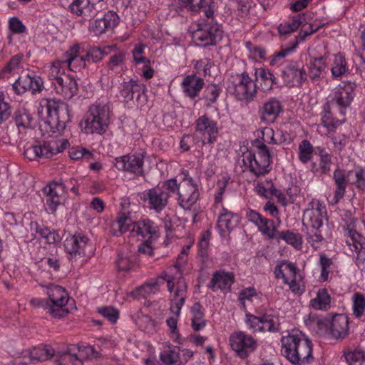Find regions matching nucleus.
Listing matches in <instances>:
<instances>
[{"label": "nucleus", "instance_id": "nucleus-16", "mask_svg": "<svg viewBox=\"0 0 365 365\" xmlns=\"http://www.w3.org/2000/svg\"><path fill=\"white\" fill-rule=\"evenodd\" d=\"M54 356L53 349L47 345H39L31 349H26L21 351L19 361V364H28L29 363H37L48 360Z\"/></svg>", "mask_w": 365, "mask_h": 365}, {"label": "nucleus", "instance_id": "nucleus-18", "mask_svg": "<svg viewBox=\"0 0 365 365\" xmlns=\"http://www.w3.org/2000/svg\"><path fill=\"white\" fill-rule=\"evenodd\" d=\"M356 84L354 81H343L336 88L333 93L332 102L341 108L349 107L355 96L354 91Z\"/></svg>", "mask_w": 365, "mask_h": 365}, {"label": "nucleus", "instance_id": "nucleus-47", "mask_svg": "<svg viewBox=\"0 0 365 365\" xmlns=\"http://www.w3.org/2000/svg\"><path fill=\"white\" fill-rule=\"evenodd\" d=\"M302 24V16L298 14L293 17L290 21L282 23L278 26L280 35H285L295 31Z\"/></svg>", "mask_w": 365, "mask_h": 365}, {"label": "nucleus", "instance_id": "nucleus-35", "mask_svg": "<svg viewBox=\"0 0 365 365\" xmlns=\"http://www.w3.org/2000/svg\"><path fill=\"white\" fill-rule=\"evenodd\" d=\"M255 81L259 83L260 88L264 92L270 91L274 84L276 83V78L267 68H255Z\"/></svg>", "mask_w": 365, "mask_h": 365}, {"label": "nucleus", "instance_id": "nucleus-44", "mask_svg": "<svg viewBox=\"0 0 365 365\" xmlns=\"http://www.w3.org/2000/svg\"><path fill=\"white\" fill-rule=\"evenodd\" d=\"M299 43V41L297 40V37H295L293 42L291 43L289 46H282L279 51L276 52L272 56L270 61V65L274 66L279 63H280L281 60L284 58L285 57L289 56L294 51L296 48L297 47Z\"/></svg>", "mask_w": 365, "mask_h": 365}, {"label": "nucleus", "instance_id": "nucleus-4", "mask_svg": "<svg viewBox=\"0 0 365 365\" xmlns=\"http://www.w3.org/2000/svg\"><path fill=\"white\" fill-rule=\"evenodd\" d=\"M244 165L256 176L268 173L271 168V155L267 146L259 139L252 143V148L243 153Z\"/></svg>", "mask_w": 365, "mask_h": 365}, {"label": "nucleus", "instance_id": "nucleus-64", "mask_svg": "<svg viewBox=\"0 0 365 365\" xmlns=\"http://www.w3.org/2000/svg\"><path fill=\"white\" fill-rule=\"evenodd\" d=\"M117 267L118 270L128 272L133 269L135 263L130 259V257L123 255H118L116 260Z\"/></svg>", "mask_w": 365, "mask_h": 365}, {"label": "nucleus", "instance_id": "nucleus-31", "mask_svg": "<svg viewBox=\"0 0 365 365\" xmlns=\"http://www.w3.org/2000/svg\"><path fill=\"white\" fill-rule=\"evenodd\" d=\"M118 23V16L113 11L106 12L102 18L97 19L90 26V30L96 36L113 29Z\"/></svg>", "mask_w": 365, "mask_h": 365}, {"label": "nucleus", "instance_id": "nucleus-49", "mask_svg": "<svg viewBox=\"0 0 365 365\" xmlns=\"http://www.w3.org/2000/svg\"><path fill=\"white\" fill-rule=\"evenodd\" d=\"M68 155L75 160L83 159L90 161L93 159V154L89 150L79 146L71 148L68 150Z\"/></svg>", "mask_w": 365, "mask_h": 365}, {"label": "nucleus", "instance_id": "nucleus-1", "mask_svg": "<svg viewBox=\"0 0 365 365\" xmlns=\"http://www.w3.org/2000/svg\"><path fill=\"white\" fill-rule=\"evenodd\" d=\"M282 354L294 365H307L313 359L312 341L299 329H292L281 339Z\"/></svg>", "mask_w": 365, "mask_h": 365}, {"label": "nucleus", "instance_id": "nucleus-32", "mask_svg": "<svg viewBox=\"0 0 365 365\" xmlns=\"http://www.w3.org/2000/svg\"><path fill=\"white\" fill-rule=\"evenodd\" d=\"M205 86L203 78L197 76L195 74L187 75L183 78L181 88L183 93L191 99L197 97Z\"/></svg>", "mask_w": 365, "mask_h": 365}, {"label": "nucleus", "instance_id": "nucleus-10", "mask_svg": "<svg viewBox=\"0 0 365 365\" xmlns=\"http://www.w3.org/2000/svg\"><path fill=\"white\" fill-rule=\"evenodd\" d=\"M281 77L286 86L295 87L307 80V74L301 61H291L282 70Z\"/></svg>", "mask_w": 365, "mask_h": 365}, {"label": "nucleus", "instance_id": "nucleus-62", "mask_svg": "<svg viewBox=\"0 0 365 365\" xmlns=\"http://www.w3.org/2000/svg\"><path fill=\"white\" fill-rule=\"evenodd\" d=\"M205 0H179L181 8L191 11H198L203 6Z\"/></svg>", "mask_w": 365, "mask_h": 365}, {"label": "nucleus", "instance_id": "nucleus-63", "mask_svg": "<svg viewBox=\"0 0 365 365\" xmlns=\"http://www.w3.org/2000/svg\"><path fill=\"white\" fill-rule=\"evenodd\" d=\"M158 187H160L163 192L170 195L171 193L176 192L178 193L180 184L177 183V180L175 178H172L163 182L161 185H158Z\"/></svg>", "mask_w": 365, "mask_h": 365}, {"label": "nucleus", "instance_id": "nucleus-37", "mask_svg": "<svg viewBox=\"0 0 365 365\" xmlns=\"http://www.w3.org/2000/svg\"><path fill=\"white\" fill-rule=\"evenodd\" d=\"M117 47L115 45H111L101 47H92L88 50L85 55L87 63L100 62L105 56L110 54L112 51H115Z\"/></svg>", "mask_w": 365, "mask_h": 365}, {"label": "nucleus", "instance_id": "nucleus-38", "mask_svg": "<svg viewBox=\"0 0 365 365\" xmlns=\"http://www.w3.org/2000/svg\"><path fill=\"white\" fill-rule=\"evenodd\" d=\"M274 239L277 241L283 240L297 250H300L302 247V235L292 230H287L277 232V237Z\"/></svg>", "mask_w": 365, "mask_h": 365}, {"label": "nucleus", "instance_id": "nucleus-56", "mask_svg": "<svg viewBox=\"0 0 365 365\" xmlns=\"http://www.w3.org/2000/svg\"><path fill=\"white\" fill-rule=\"evenodd\" d=\"M353 311L356 318L362 317L365 312V297L361 293H355L353 296Z\"/></svg>", "mask_w": 365, "mask_h": 365}, {"label": "nucleus", "instance_id": "nucleus-59", "mask_svg": "<svg viewBox=\"0 0 365 365\" xmlns=\"http://www.w3.org/2000/svg\"><path fill=\"white\" fill-rule=\"evenodd\" d=\"M221 89L216 84H209L205 91L204 98L210 103H214L220 96Z\"/></svg>", "mask_w": 365, "mask_h": 365}, {"label": "nucleus", "instance_id": "nucleus-19", "mask_svg": "<svg viewBox=\"0 0 365 365\" xmlns=\"http://www.w3.org/2000/svg\"><path fill=\"white\" fill-rule=\"evenodd\" d=\"M66 187L62 182H52L43 187V192L46 195V205L52 212L56 211L63 200Z\"/></svg>", "mask_w": 365, "mask_h": 365}, {"label": "nucleus", "instance_id": "nucleus-11", "mask_svg": "<svg viewBox=\"0 0 365 365\" xmlns=\"http://www.w3.org/2000/svg\"><path fill=\"white\" fill-rule=\"evenodd\" d=\"M232 349L242 359H245L253 352L257 346L256 341L242 331H236L230 336Z\"/></svg>", "mask_w": 365, "mask_h": 365}, {"label": "nucleus", "instance_id": "nucleus-17", "mask_svg": "<svg viewBox=\"0 0 365 365\" xmlns=\"http://www.w3.org/2000/svg\"><path fill=\"white\" fill-rule=\"evenodd\" d=\"M327 214L325 206L317 200H312L304 212V217L310 229H319L323 225V220Z\"/></svg>", "mask_w": 365, "mask_h": 365}, {"label": "nucleus", "instance_id": "nucleus-29", "mask_svg": "<svg viewBox=\"0 0 365 365\" xmlns=\"http://www.w3.org/2000/svg\"><path fill=\"white\" fill-rule=\"evenodd\" d=\"M187 287L183 277H180L176 282V288L171 299L170 312L175 317H179L182 306L187 297Z\"/></svg>", "mask_w": 365, "mask_h": 365}, {"label": "nucleus", "instance_id": "nucleus-23", "mask_svg": "<svg viewBox=\"0 0 365 365\" xmlns=\"http://www.w3.org/2000/svg\"><path fill=\"white\" fill-rule=\"evenodd\" d=\"M240 222V217L237 214L222 207L217 222V228L220 236L225 237L226 233L230 234Z\"/></svg>", "mask_w": 365, "mask_h": 365}, {"label": "nucleus", "instance_id": "nucleus-7", "mask_svg": "<svg viewBox=\"0 0 365 365\" xmlns=\"http://www.w3.org/2000/svg\"><path fill=\"white\" fill-rule=\"evenodd\" d=\"M230 83L233 93L238 100L250 102L256 97L257 84L247 72L232 75Z\"/></svg>", "mask_w": 365, "mask_h": 365}, {"label": "nucleus", "instance_id": "nucleus-51", "mask_svg": "<svg viewBox=\"0 0 365 365\" xmlns=\"http://www.w3.org/2000/svg\"><path fill=\"white\" fill-rule=\"evenodd\" d=\"M319 264L321 267V273L319 277L320 280L322 282H327L329 279V273L331 272L330 268L333 264V261L325 254L322 253L319 255Z\"/></svg>", "mask_w": 365, "mask_h": 365}, {"label": "nucleus", "instance_id": "nucleus-42", "mask_svg": "<svg viewBox=\"0 0 365 365\" xmlns=\"http://www.w3.org/2000/svg\"><path fill=\"white\" fill-rule=\"evenodd\" d=\"M14 119L19 132L32 128L33 118L25 110L15 111Z\"/></svg>", "mask_w": 365, "mask_h": 365}, {"label": "nucleus", "instance_id": "nucleus-3", "mask_svg": "<svg viewBox=\"0 0 365 365\" xmlns=\"http://www.w3.org/2000/svg\"><path fill=\"white\" fill-rule=\"evenodd\" d=\"M110 122V110L107 103L96 102L91 104L81 123L82 129L87 134L103 135Z\"/></svg>", "mask_w": 365, "mask_h": 365}, {"label": "nucleus", "instance_id": "nucleus-60", "mask_svg": "<svg viewBox=\"0 0 365 365\" xmlns=\"http://www.w3.org/2000/svg\"><path fill=\"white\" fill-rule=\"evenodd\" d=\"M97 311L107 319H118L120 317L119 310L111 306L98 307Z\"/></svg>", "mask_w": 365, "mask_h": 365}, {"label": "nucleus", "instance_id": "nucleus-5", "mask_svg": "<svg viewBox=\"0 0 365 365\" xmlns=\"http://www.w3.org/2000/svg\"><path fill=\"white\" fill-rule=\"evenodd\" d=\"M47 294L51 302L49 312L53 318L66 317L76 309L75 301L69 297L66 289L61 286H49Z\"/></svg>", "mask_w": 365, "mask_h": 365}, {"label": "nucleus", "instance_id": "nucleus-6", "mask_svg": "<svg viewBox=\"0 0 365 365\" xmlns=\"http://www.w3.org/2000/svg\"><path fill=\"white\" fill-rule=\"evenodd\" d=\"M310 331L319 336L344 337L349 331V321H304Z\"/></svg>", "mask_w": 365, "mask_h": 365}, {"label": "nucleus", "instance_id": "nucleus-30", "mask_svg": "<svg viewBox=\"0 0 365 365\" xmlns=\"http://www.w3.org/2000/svg\"><path fill=\"white\" fill-rule=\"evenodd\" d=\"M89 240L82 234H76L66 238L64 242L66 251L72 257L85 255V248Z\"/></svg>", "mask_w": 365, "mask_h": 365}, {"label": "nucleus", "instance_id": "nucleus-15", "mask_svg": "<svg viewBox=\"0 0 365 365\" xmlns=\"http://www.w3.org/2000/svg\"><path fill=\"white\" fill-rule=\"evenodd\" d=\"M58 153L59 150L56 140L37 141L25 150L24 155L34 160L37 158H51Z\"/></svg>", "mask_w": 365, "mask_h": 365}, {"label": "nucleus", "instance_id": "nucleus-21", "mask_svg": "<svg viewBox=\"0 0 365 365\" xmlns=\"http://www.w3.org/2000/svg\"><path fill=\"white\" fill-rule=\"evenodd\" d=\"M136 222H133L129 212H118L110 223V231L113 236L119 237L126 232L134 233Z\"/></svg>", "mask_w": 365, "mask_h": 365}, {"label": "nucleus", "instance_id": "nucleus-48", "mask_svg": "<svg viewBox=\"0 0 365 365\" xmlns=\"http://www.w3.org/2000/svg\"><path fill=\"white\" fill-rule=\"evenodd\" d=\"M330 303V297L326 289H320L317 297L310 302L311 306L315 309H325Z\"/></svg>", "mask_w": 365, "mask_h": 365}, {"label": "nucleus", "instance_id": "nucleus-14", "mask_svg": "<svg viewBox=\"0 0 365 365\" xmlns=\"http://www.w3.org/2000/svg\"><path fill=\"white\" fill-rule=\"evenodd\" d=\"M199 198L197 185L192 178H185L180 183L178 190L179 205L185 210H190Z\"/></svg>", "mask_w": 365, "mask_h": 365}, {"label": "nucleus", "instance_id": "nucleus-27", "mask_svg": "<svg viewBox=\"0 0 365 365\" xmlns=\"http://www.w3.org/2000/svg\"><path fill=\"white\" fill-rule=\"evenodd\" d=\"M234 282L235 274L233 272L220 269L213 273L207 287L213 292H215L217 289L230 291Z\"/></svg>", "mask_w": 365, "mask_h": 365}, {"label": "nucleus", "instance_id": "nucleus-9", "mask_svg": "<svg viewBox=\"0 0 365 365\" xmlns=\"http://www.w3.org/2000/svg\"><path fill=\"white\" fill-rule=\"evenodd\" d=\"M222 38V31L217 23H205L193 32L192 38L200 46L216 45Z\"/></svg>", "mask_w": 365, "mask_h": 365}, {"label": "nucleus", "instance_id": "nucleus-12", "mask_svg": "<svg viewBox=\"0 0 365 365\" xmlns=\"http://www.w3.org/2000/svg\"><path fill=\"white\" fill-rule=\"evenodd\" d=\"M144 154L133 153L125 155L115 159L114 166L122 171H127L142 176L144 174Z\"/></svg>", "mask_w": 365, "mask_h": 365}, {"label": "nucleus", "instance_id": "nucleus-13", "mask_svg": "<svg viewBox=\"0 0 365 365\" xmlns=\"http://www.w3.org/2000/svg\"><path fill=\"white\" fill-rule=\"evenodd\" d=\"M196 132L202 136L203 144H213L217 138L219 129L217 121L207 115L200 116L195 121Z\"/></svg>", "mask_w": 365, "mask_h": 365}, {"label": "nucleus", "instance_id": "nucleus-61", "mask_svg": "<svg viewBox=\"0 0 365 365\" xmlns=\"http://www.w3.org/2000/svg\"><path fill=\"white\" fill-rule=\"evenodd\" d=\"M259 133L260 135H259V137L262 140L261 143H263L264 145L265 143L273 145L278 143L277 140L274 138V131L272 128L265 127L259 130Z\"/></svg>", "mask_w": 365, "mask_h": 365}, {"label": "nucleus", "instance_id": "nucleus-45", "mask_svg": "<svg viewBox=\"0 0 365 365\" xmlns=\"http://www.w3.org/2000/svg\"><path fill=\"white\" fill-rule=\"evenodd\" d=\"M257 227L259 231L269 239H274L277 237L278 231L272 220H269L262 216Z\"/></svg>", "mask_w": 365, "mask_h": 365}, {"label": "nucleus", "instance_id": "nucleus-2", "mask_svg": "<svg viewBox=\"0 0 365 365\" xmlns=\"http://www.w3.org/2000/svg\"><path fill=\"white\" fill-rule=\"evenodd\" d=\"M47 116L40 125L41 131L48 135H61L66 128V123L70 121L69 109L66 104L54 98L43 100Z\"/></svg>", "mask_w": 365, "mask_h": 365}, {"label": "nucleus", "instance_id": "nucleus-53", "mask_svg": "<svg viewBox=\"0 0 365 365\" xmlns=\"http://www.w3.org/2000/svg\"><path fill=\"white\" fill-rule=\"evenodd\" d=\"M344 355L349 365H361L365 359L364 352L359 349L348 351Z\"/></svg>", "mask_w": 365, "mask_h": 365}, {"label": "nucleus", "instance_id": "nucleus-25", "mask_svg": "<svg viewBox=\"0 0 365 365\" xmlns=\"http://www.w3.org/2000/svg\"><path fill=\"white\" fill-rule=\"evenodd\" d=\"M351 171L346 172V170L339 168L334 170L333 173V180L335 185L334 197L330 203L334 205H336L345 195L346 187L349 184V175Z\"/></svg>", "mask_w": 365, "mask_h": 365}, {"label": "nucleus", "instance_id": "nucleus-28", "mask_svg": "<svg viewBox=\"0 0 365 365\" xmlns=\"http://www.w3.org/2000/svg\"><path fill=\"white\" fill-rule=\"evenodd\" d=\"M145 91V86L134 79L123 82L119 87L120 96L127 102L132 101L135 97L138 101Z\"/></svg>", "mask_w": 365, "mask_h": 365}, {"label": "nucleus", "instance_id": "nucleus-8", "mask_svg": "<svg viewBox=\"0 0 365 365\" xmlns=\"http://www.w3.org/2000/svg\"><path fill=\"white\" fill-rule=\"evenodd\" d=\"M346 236V244L349 247L351 256L354 257V261L359 269L365 270V237L356 230L347 227L344 229Z\"/></svg>", "mask_w": 365, "mask_h": 365}, {"label": "nucleus", "instance_id": "nucleus-22", "mask_svg": "<svg viewBox=\"0 0 365 365\" xmlns=\"http://www.w3.org/2000/svg\"><path fill=\"white\" fill-rule=\"evenodd\" d=\"M145 197V200H148V208L160 213L168 205L170 195L163 192L158 185L148 190Z\"/></svg>", "mask_w": 365, "mask_h": 365}, {"label": "nucleus", "instance_id": "nucleus-43", "mask_svg": "<svg viewBox=\"0 0 365 365\" xmlns=\"http://www.w3.org/2000/svg\"><path fill=\"white\" fill-rule=\"evenodd\" d=\"M68 68L65 58L55 60L50 67L49 77L52 81H56L58 78H63V76H68L66 73V68Z\"/></svg>", "mask_w": 365, "mask_h": 365}, {"label": "nucleus", "instance_id": "nucleus-39", "mask_svg": "<svg viewBox=\"0 0 365 365\" xmlns=\"http://www.w3.org/2000/svg\"><path fill=\"white\" fill-rule=\"evenodd\" d=\"M344 121V120H340L334 117L329 104L324 106L321 113V124L327 129L328 132H334Z\"/></svg>", "mask_w": 365, "mask_h": 365}, {"label": "nucleus", "instance_id": "nucleus-58", "mask_svg": "<svg viewBox=\"0 0 365 365\" xmlns=\"http://www.w3.org/2000/svg\"><path fill=\"white\" fill-rule=\"evenodd\" d=\"M11 114V106L6 101L5 95L0 91V125L6 122Z\"/></svg>", "mask_w": 365, "mask_h": 365}, {"label": "nucleus", "instance_id": "nucleus-40", "mask_svg": "<svg viewBox=\"0 0 365 365\" xmlns=\"http://www.w3.org/2000/svg\"><path fill=\"white\" fill-rule=\"evenodd\" d=\"M332 61L331 73L334 78H340L348 71L347 62L344 55L340 53L334 54Z\"/></svg>", "mask_w": 365, "mask_h": 365}, {"label": "nucleus", "instance_id": "nucleus-26", "mask_svg": "<svg viewBox=\"0 0 365 365\" xmlns=\"http://www.w3.org/2000/svg\"><path fill=\"white\" fill-rule=\"evenodd\" d=\"M63 78H58L56 81H52V84L57 93L63 97L64 99L72 98L78 92V86L74 77L71 76H63Z\"/></svg>", "mask_w": 365, "mask_h": 365}, {"label": "nucleus", "instance_id": "nucleus-57", "mask_svg": "<svg viewBox=\"0 0 365 365\" xmlns=\"http://www.w3.org/2000/svg\"><path fill=\"white\" fill-rule=\"evenodd\" d=\"M306 239L308 243L314 249L319 247L320 243L324 240V237L319 229L308 230Z\"/></svg>", "mask_w": 365, "mask_h": 365}, {"label": "nucleus", "instance_id": "nucleus-33", "mask_svg": "<svg viewBox=\"0 0 365 365\" xmlns=\"http://www.w3.org/2000/svg\"><path fill=\"white\" fill-rule=\"evenodd\" d=\"M70 11L85 21H90L97 15V8L93 7L88 0H74L69 6Z\"/></svg>", "mask_w": 365, "mask_h": 365}, {"label": "nucleus", "instance_id": "nucleus-55", "mask_svg": "<svg viewBox=\"0 0 365 365\" xmlns=\"http://www.w3.org/2000/svg\"><path fill=\"white\" fill-rule=\"evenodd\" d=\"M284 265L285 266V270L289 272L291 277L293 278L292 279H291V281L288 280V283H287L289 285L290 290L295 294L302 293V292H299V284L297 282L295 279L297 274L296 266L294 264L288 262H284Z\"/></svg>", "mask_w": 365, "mask_h": 365}, {"label": "nucleus", "instance_id": "nucleus-24", "mask_svg": "<svg viewBox=\"0 0 365 365\" xmlns=\"http://www.w3.org/2000/svg\"><path fill=\"white\" fill-rule=\"evenodd\" d=\"M282 111L280 101L276 98H270L259 107L258 113L262 122L269 124L276 120Z\"/></svg>", "mask_w": 365, "mask_h": 365}, {"label": "nucleus", "instance_id": "nucleus-20", "mask_svg": "<svg viewBox=\"0 0 365 365\" xmlns=\"http://www.w3.org/2000/svg\"><path fill=\"white\" fill-rule=\"evenodd\" d=\"M63 58H65L68 68L76 73L88 66L85 55L81 54V48L78 43L71 46L63 54Z\"/></svg>", "mask_w": 365, "mask_h": 365}, {"label": "nucleus", "instance_id": "nucleus-46", "mask_svg": "<svg viewBox=\"0 0 365 365\" xmlns=\"http://www.w3.org/2000/svg\"><path fill=\"white\" fill-rule=\"evenodd\" d=\"M54 357L58 365H83L82 360L76 354L64 352L54 354Z\"/></svg>", "mask_w": 365, "mask_h": 365}, {"label": "nucleus", "instance_id": "nucleus-34", "mask_svg": "<svg viewBox=\"0 0 365 365\" xmlns=\"http://www.w3.org/2000/svg\"><path fill=\"white\" fill-rule=\"evenodd\" d=\"M134 233L143 238L149 235L148 240H155L159 237L158 226L150 219H145L136 222Z\"/></svg>", "mask_w": 365, "mask_h": 365}, {"label": "nucleus", "instance_id": "nucleus-36", "mask_svg": "<svg viewBox=\"0 0 365 365\" xmlns=\"http://www.w3.org/2000/svg\"><path fill=\"white\" fill-rule=\"evenodd\" d=\"M326 56L312 58L308 64L307 76L313 81L320 79L322 72L327 68Z\"/></svg>", "mask_w": 365, "mask_h": 365}, {"label": "nucleus", "instance_id": "nucleus-52", "mask_svg": "<svg viewBox=\"0 0 365 365\" xmlns=\"http://www.w3.org/2000/svg\"><path fill=\"white\" fill-rule=\"evenodd\" d=\"M32 82L31 76L24 75L21 76L19 78L13 83V89L18 94H23L27 91L31 89V85Z\"/></svg>", "mask_w": 365, "mask_h": 365}, {"label": "nucleus", "instance_id": "nucleus-41", "mask_svg": "<svg viewBox=\"0 0 365 365\" xmlns=\"http://www.w3.org/2000/svg\"><path fill=\"white\" fill-rule=\"evenodd\" d=\"M255 189L259 195L266 198H270L273 196L280 198V197L283 195L282 193L274 187L272 181L258 182Z\"/></svg>", "mask_w": 365, "mask_h": 365}, {"label": "nucleus", "instance_id": "nucleus-50", "mask_svg": "<svg viewBox=\"0 0 365 365\" xmlns=\"http://www.w3.org/2000/svg\"><path fill=\"white\" fill-rule=\"evenodd\" d=\"M314 148L307 140H303L299 145V159L302 163L309 162L313 155Z\"/></svg>", "mask_w": 365, "mask_h": 365}, {"label": "nucleus", "instance_id": "nucleus-54", "mask_svg": "<svg viewBox=\"0 0 365 365\" xmlns=\"http://www.w3.org/2000/svg\"><path fill=\"white\" fill-rule=\"evenodd\" d=\"M160 359L164 365H173L180 359L179 351L172 349L169 346L168 349L160 353Z\"/></svg>", "mask_w": 365, "mask_h": 365}]
</instances>
